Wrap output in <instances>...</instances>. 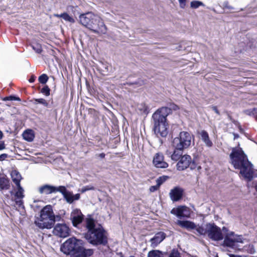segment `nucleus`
<instances>
[{
	"instance_id": "29",
	"label": "nucleus",
	"mask_w": 257,
	"mask_h": 257,
	"mask_svg": "<svg viewBox=\"0 0 257 257\" xmlns=\"http://www.w3.org/2000/svg\"><path fill=\"white\" fill-rule=\"evenodd\" d=\"M148 257H164L163 253L159 250H153L148 253Z\"/></svg>"
},
{
	"instance_id": "4",
	"label": "nucleus",
	"mask_w": 257,
	"mask_h": 257,
	"mask_svg": "<svg viewBox=\"0 0 257 257\" xmlns=\"http://www.w3.org/2000/svg\"><path fill=\"white\" fill-rule=\"evenodd\" d=\"M171 113V109L167 107L158 109L152 115L154 131L157 136L166 137L168 133V124L166 117Z\"/></svg>"
},
{
	"instance_id": "11",
	"label": "nucleus",
	"mask_w": 257,
	"mask_h": 257,
	"mask_svg": "<svg viewBox=\"0 0 257 257\" xmlns=\"http://www.w3.org/2000/svg\"><path fill=\"white\" fill-rule=\"evenodd\" d=\"M59 192L62 193L66 202L69 204L72 203L74 201L78 200L80 198L79 194L74 195L72 192L68 191L63 186H60Z\"/></svg>"
},
{
	"instance_id": "9",
	"label": "nucleus",
	"mask_w": 257,
	"mask_h": 257,
	"mask_svg": "<svg viewBox=\"0 0 257 257\" xmlns=\"http://www.w3.org/2000/svg\"><path fill=\"white\" fill-rule=\"evenodd\" d=\"M243 240L240 236L235 234L233 232L228 233L224 238V244L230 247H236L237 243H243Z\"/></svg>"
},
{
	"instance_id": "50",
	"label": "nucleus",
	"mask_w": 257,
	"mask_h": 257,
	"mask_svg": "<svg viewBox=\"0 0 257 257\" xmlns=\"http://www.w3.org/2000/svg\"><path fill=\"white\" fill-rule=\"evenodd\" d=\"M230 257H241V256H238V255H233V254H230Z\"/></svg>"
},
{
	"instance_id": "2",
	"label": "nucleus",
	"mask_w": 257,
	"mask_h": 257,
	"mask_svg": "<svg viewBox=\"0 0 257 257\" xmlns=\"http://www.w3.org/2000/svg\"><path fill=\"white\" fill-rule=\"evenodd\" d=\"M86 227L87 229L85 238L91 244L105 245L107 242V233L101 225L96 226L95 221L89 215L85 218Z\"/></svg>"
},
{
	"instance_id": "20",
	"label": "nucleus",
	"mask_w": 257,
	"mask_h": 257,
	"mask_svg": "<svg viewBox=\"0 0 257 257\" xmlns=\"http://www.w3.org/2000/svg\"><path fill=\"white\" fill-rule=\"evenodd\" d=\"M183 190L179 187H175L171 190L169 193L171 200L173 201H177L180 200L183 195Z\"/></svg>"
},
{
	"instance_id": "30",
	"label": "nucleus",
	"mask_w": 257,
	"mask_h": 257,
	"mask_svg": "<svg viewBox=\"0 0 257 257\" xmlns=\"http://www.w3.org/2000/svg\"><path fill=\"white\" fill-rule=\"evenodd\" d=\"M203 3L198 1H194L191 2L190 6L192 8L197 9L200 6H204Z\"/></svg>"
},
{
	"instance_id": "16",
	"label": "nucleus",
	"mask_w": 257,
	"mask_h": 257,
	"mask_svg": "<svg viewBox=\"0 0 257 257\" xmlns=\"http://www.w3.org/2000/svg\"><path fill=\"white\" fill-rule=\"evenodd\" d=\"M166 237V234L163 232H159L155 234L154 236L150 240L151 246L155 248Z\"/></svg>"
},
{
	"instance_id": "14",
	"label": "nucleus",
	"mask_w": 257,
	"mask_h": 257,
	"mask_svg": "<svg viewBox=\"0 0 257 257\" xmlns=\"http://www.w3.org/2000/svg\"><path fill=\"white\" fill-rule=\"evenodd\" d=\"M191 162V158L189 155H185L182 156L177 164V170L182 171L186 169L189 167Z\"/></svg>"
},
{
	"instance_id": "7",
	"label": "nucleus",
	"mask_w": 257,
	"mask_h": 257,
	"mask_svg": "<svg viewBox=\"0 0 257 257\" xmlns=\"http://www.w3.org/2000/svg\"><path fill=\"white\" fill-rule=\"evenodd\" d=\"M81 245H84V242L80 239L72 237L64 242L61 246V250L66 254H69L76 250Z\"/></svg>"
},
{
	"instance_id": "42",
	"label": "nucleus",
	"mask_w": 257,
	"mask_h": 257,
	"mask_svg": "<svg viewBox=\"0 0 257 257\" xmlns=\"http://www.w3.org/2000/svg\"><path fill=\"white\" fill-rule=\"evenodd\" d=\"M180 6L181 8H184L186 6V0H178Z\"/></svg>"
},
{
	"instance_id": "5",
	"label": "nucleus",
	"mask_w": 257,
	"mask_h": 257,
	"mask_svg": "<svg viewBox=\"0 0 257 257\" xmlns=\"http://www.w3.org/2000/svg\"><path fill=\"white\" fill-rule=\"evenodd\" d=\"M60 219L59 215L55 216L52 206L47 205L41 210L40 217L35 221V223L40 229H50L55 221Z\"/></svg>"
},
{
	"instance_id": "37",
	"label": "nucleus",
	"mask_w": 257,
	"mask_h": 257,
	"mask_svg": "<svg viewBox=\"0 0 257 257\" xmlns=\"http://www.w3.org/2000/svg\"><path fill=\"white\" fill-rule=\"evenodd\" d=\"M189 167L191 170H194L196 169L199 170L201 169V167L200 166H198L194 161H191Z\"/></svg>"
},
{
	"instance_id": "28",
	"label": "nucleus",
	"mask_w": 257,
	"mask_h": 257,
	"mask_svg": "<svg viewBox=\"0 0 257 257\" xmlns=\"http://www.w3.org/2000/svg\"><path fill=\"white\" fill-rule=\"evenodd\" d=\"M54 16L57 18H62L65 21L69 22L71 23H74L75 22V20L66 13H64L60 15L55 14L54 15Z\"/></svg>"
},
{
	"instance_id": "41",
	"label": "nucleus",
	"mask_w": 257,
	"mask_h": 257,
	"mask_svg": "<svg viewBox=\"0 0 257 257\" xmlns=\"http://www.w3.org/2000/svg\"><path fill=\"white\" fill-rule=\"evenodd\" d=\"M94 190V188L93 186H85L82 189V192H84L86 191Z\"/></svg>"
},
{
	"instance_id": "33",
	"label": "nucleus",
	"mask_w": 257,
	"mask_h": 257,
	"mask_svg": "<svg viewBox=\"0 0 257 257\" xmlns=\"http://www.w3.org/2000/svg\"><path fill=\"white\" fill-rule=\"evenodd\" d=\"M3 133L0 131V151L3 150L6 148L5 142L2 140Z\"/></svg>"
},
{
	"instance_id": "3",
	"label": "nucleus",
	"mask_w": 257,
	"mask_h": 257,
	"mask_svg": "<svg viewBox=\"0 0 257 257\" xmlns=\"http://www.w3.org/2000/svg\"><path fill=\"white\" fill-rule=\"evenodd\" d=\"M78 21L95 34L101 35L106 33L107 29L102 19L91 12L80 14Z\"/></svg>"
},
{
	"instance_id": "54",
	"label": "nucleus",
	"mask_w": 257,
	"mask_h": 257,
	"mask_svg": "<svg viewBox=\"0 0 257 257\" xmlns=\"http://www.w3.org/2000/svg\"><path fill=\"white\" fill-rule=\"evenodd\" d=\"M130 257H135V256H130Z\"/></svg>"
},
{
	"instance_id": "38",
	"label": "nucleus",
	"mask_w": 257,
	"mask_h": 257,
	"mask_svg": "<svg viewBox=\"0 0 257 257\" xmlns=\"http://www.w3.org/2000/svg\"><path fill=\"white\" fill-rule=\"evenodd\" d=\"M3 100L6 101V100H18L20 101L21 99L18 97H16L14 96H10L8 97H6L3 99Z\"/></svg>"
},
{
	"instance_id": "43",
	"label": "nucleus",
	"mask_w": 257,
	"mask_h": 257,
	"mask_svg": "<svg viewBox=\"0 0 257 257\" xmlns=\"http://www.w3.org/2000/svg\"><path fill=\"white\" fill-rule=\"evenodd\" d=\"M159 187L158 185H156L155 186H152L150 188V191L152 192H154L156 190H157L159 189Z\"/></svg>"
},
{
	"instance_id": "53",
	"label": "nucleus",
	"mask_w": 257,
	"mask_h": 257,
	"mask_svg": "<svg viewBox=\"0 0 257 257\" xmlns=\"http://www.w3.org/2000/svg\"><path fill=\"white\" fill-rule=\"evenodd\" d=\"M255 190L257 191V184L255 186Z\"/></svg>"
},
{
	"instance_id": "18",
	"label": "nucleus",
	"mask_w": 257,
	"mask_h": 257,
	"mask_svg": "<svg viewBox=\"0 0 257 257\" xmlns=\"http://www.w3.org/2000/svg\"><path fill=\"white\" fill-rule=\"evenodd\" d=\"M60 186L57 187L50 185H45L39 188V192L41 194H49L56 192H59Z\"/></svg>"
},
{
	"instance_id": "10",
	"label": "nucleus",
	"mask_w": 257,
	"mask_h": 257,
	"mask_svg": "<svg viewBox=\"0 0 257 257\" xmlns=\"http://www.w3.org/2000/svg\"><path fill=\"white\" fill-rule=\"evenodd\" d=\"M53 232L55 235L65 238L69 235L70 229L66 224L58 223L54 227Z\"/></svg>"
},
{
	"instance_id": "40",
	"label": "nucleus",
	"mask_w": 257,
	"mask_h": 257,
	"mask_svg": "<svg viewBox=\"0 0 257 257\" xmlns=\"http://www.w3.org/2000/svg\"><path fill=\"white\" fill-rule=\"evenodd\" d=\"M169 257H180V253L176 250H173Z\"/></svg>"
},
{
	"instance_id": "23",
	"label": "nucleus",
	"mask_w": 257,
	"mask_h": 257,
	"mask_svg": "<svg viewBox=\"0 0 257 257\" xmlns=\"http://www.w3.org/2000/svg\"><path fill=\"white\" fill-rule=\"evenodd\" d=\"M11 177L13 181L16 186L20 185V181L22 179V177L19 172L16 170L12 171L11 173Z\"/></svg>"
},
{
	"instance_id": "36",
	"label": "nucleus",
	"mask_w": 257,
	"mask_h": 257,
	"mask_svg": "<svg viewBox=\"0 0 257 257\" xmlns=\"http://www.w3.org/2000/svg\"><path fill=\"white\" fill-rule=\"evenodd\" d=\"M50 90L49 87L46 85L41 89V92L46 96H49L50 95Z\"/></svg>"
},
{
	"instance_id": "17",
	"label": "nucleus",
	"mask_w": 257,
	"mask_h": 257,
	"mask_svg": "<svg viewBox=\"0 0 257 257\" xmlns=\"http://www.w3.org/2000/svg\"><path fill=\"white\" fill-rule=\"evenodd\" d=\"M171 212L180 218L188 217L190 215L189 208L185 206H180L175 210L173 209Z\"/></svg>"
},
{
	"instance_id": "34",
	"label": "nucleus",
	"mask_w": 257,
	"mask_h": 257,
	"mask_svg": "<svg viewBox=\"0 0 257 257\" xmlns=\"http://www.w3.org/2000/svg\"><path fill=\"white\" fill-rule=\"evenodd\" d=\"M35 101L36 103H41L46 107L48 105V102L43 98L35 99Z\"/></svg>"
},
{
	"instance_id": "52",
	"label": "nucleus",
	"mask_w": 257,
	"mask_h": 257,
	"mask_svg": "<svg viewBox=\"0 0 257 257\" xmlns=\"http://www.w3.org/2000/svg\"><path fill=\"white\" fill-rule=\"evenodd\" d=\"M238 137V136L237 135H234V139Z\"/></svg>"
},
{
	"instance_id": "26",
	"label": "nucleus",
	"mask_w": 257,
	"mask_h": 257,
	"mask_svg": "<svg viewBox=\"0 0 257 257\" xmlns=\"http://www.w3.org/2000/svg\"><path fill=\"white\" fill-rule=\"evenodd\" d=\"M209 226V223L204 225V226L196 225V228H195L196 231L199 235L207 234L208 229L207 228Z\"/></svg>"
},
{
	"instance_id": "44",
	"label": "nucleus",
	"mask_w": 257,
	"mask_h": 257,
	"mask_svg": "<svg viewBox=\"0 0 257 257\" xmlns=\"http://www.w3.org/2000/svg\"><path fill=\"white\" fill-rule=\"evenodd\" d=\"M8 157L7 154H3L0 155V161H3Z\"/></svg>"
},
{
	"instance_id": "47",
	"label": "nucleus",
	"mask_w": 257,
	"mask_h": 257,
	"mask_svg": "<svg viewBox=\"0 0 257 257\" xmlns=\"http://www.w3.org/2000/svg\"><path fill=\"white\" fill-rule=\"evenodd\" d=\"M212 108H213V110L217 114H219V111L218 110H217L216 107L215 106H213L212 107Z\"/></svg>"
},
{
	"instance_id": "22",
	"label": "nucleus",
	"mask_w": 257,
	"mask_h": 257,
	"mask_svg": "<svg viewBox=\"0 0 257 257\" xmlns=\"http://www.w3.org/2000/svg\"><path fill=\"white\" fill-rule=\"evenodd\" d=\"M177 224L182 227L185 228L188 230H191L196 228V225L190 221L178 220Z\"/></svg>"
},
{
	"instance_id": "15",
	"label": "nucleus",
	"mask_w": 257,
	"mask_h": 257,
	"mask_svg": "<svg viewBox=\"0 0 257 257\" xmlns=\"http://www.w3.org/2000/svg\"><path fill=\"white\" fill-rule=\"evenodd\" d=\"M84 245H81L73 253L71 257H89L93 253L92 249H85L83 247Z\"/></svg>"
},
{
	"instance_id": "32",
	"label": "nucleus",
	"mask_w": 257,
	"mask_h": 257,
	"mask_svg": "<svg viewBox=\"0 0 257 257\" xmlns=\"http://www.w3.org/2000/svg\"><path fill=\"white\" fill-rule=\"evenodd\" d=\"M32 48L36 53L38 54L41 53L42 51V47L39 44H34L32 45Z\"/></svg>"
},
{
	"instance_id": "49",
	"label": "nucleus",
	"mask_w": 257,
	"mask_h": 257,
	"mask_svg": "<svg viewBox=\"0 0 257 257\" xmlns=\"http://www.w3.org/2000/svg\"><path fill=\"white\" fill-rule=\"evenodd\" d=\"M99 157L101 158H103L105 157V154L104 153H101L99 155Z\"/></svg>"
},
{
	"instance_id": "25",
	"label": "nucleus",
	"mask_w": 257,
	"mask_h": 257,
	"mask_svg": "<svg viewBox=\"0 0 257 257\" xmlns=\"http://www.w3.org/2000/svg\"><path fill=\"white\" fill-rule=\"evenodd\" d=\"M183 150L174 149L173 153L171 156V159L174 161L179 160L181 157L183 156Z\"/></svg>"
},
{
	"instance_id": "45",
	"label": "nucleus",
	"mask_w": 257,
	"mask_h": 257,
	"mask_svg": "<svg viewBox=\"0 0 257 257\" xmlns=\"http://www.w3.org/2000/svg\"><path fill=\"white\" fill-rule=\"evenodd\" d=\"M35 77L34 76H32L30 79H29V82L31 83L34 82L35 80Z\"/></svg>"
},
{
	"instance_id": "6",
	"label": "nucleus",
	"mask_w": 257,
	"mask_h": 257,
	"mask_svg": "<svg viewBox=\"0 0 257 257\" xmlns=\"http://www.w3.org/2000/svg\"><path fill=\"white\" fill-rule=\"evenodd\" d=\"M192 136L187 132H181L178 137L174 139L172 145L174 149L184 150L188 148L191 143Z\"/></svg>"
},
{
	"instance_id": "13",
	"label": "nucleus",
	"mask_w": 257,
	"mask_h": 257,
	"mask_svg": "<svg viewBox=\"0 0 257 257\" xmlns=\"http://www.w3.org/2000/svg\"><path fill=\"white\" fill-rule=\"evenodd\" d=\"M153 164L158 168H166L168 164L164 161V157L162 153H156L153 158Z\"/></svg>"
},
{
	"instance_id": "27",
	"label": "nucleus",
	"mask_w": 257,
	"mask_h": 257,
	"mask_svg": "<svg viewBox=\"0 0 257 257\" xmlns=\"http://www.w3.org/2000/svg\"><path fill=\"white\" fill-rule=\"evenodd\" d=\"M34 133L32 130H27L23 134L24 139L28 142H32L34 140Z\"/></svg>"
},
{
	"instance_id": "48",
	"label": "nucleus",
	"mask_w": 257,
	"mask_h": 257,
	"mask_svg": "<svg viewBox=\"0 0 257 257\" xmlns=\"http://www.w3.org/2000/svg\"><path fill=\"white\" fill-rule=\"evenodd\" d=\"M252 112L253 114L257 113V108H253Z\"/></svg>"
},
{
	"instance_id": "19",
	"label": "nucleus",
	"mask_w": 257,
	"mask_h": 257,
	"mask_svg": "<svg viewBox=\"0 0 257 257\" xmlns=\"http://www.w3.org/2000/svg\"><path fill=\"white\" fill-rule=\"evenodd\" d=\"M198 134L199 138L205 144V146L208 148H211L213 146V143L210 140L208 133L205 130L198 131Z\"/></svg>"
},
{
	"instance_id": "12",
	"label": "nucleus",
	"mask_w": 257,
	"mask_h": 257,
	"mask_svg": "<svg viewBox=\"0 0 257 257\" xmlns=\"http://www.w3.org/2000/svg\"><path fill=\"white\" fill-rule=\"evenodd\" d=\"M70 219L72 221L73 225L74 227H76L82 222L84 219V215L80 210L74 209L70 214Z\"/></svg>"
},
{
	"instance_id": "24",
	"label": "nucleus",
	"mask_w": 257,
	"mask_h": 257,
	"mask_svg": "<svg viewBox=\"0 0 257 257\" xmlns=\"http://www.w3.org/2000/svg\"><path fill=\"white\" fill-rule=\"evenodd\" d=\"M9 187V180L5 177H0V190H8Z\"/></svg>"
},
{
	"instance_id": "51",
	"label": "nucleus",
	"mask_w": 257,
	"mask_h": 257,
	"mask_svg": "<svg viewBox=\"0 0 257 257\" xmlns=\"http://www.w3.org/2000/svg\"><path fill=\"white\" fill-rule=\"evenodd\" d=\"M144 112H145L147 111V108L145 106H144Z\"/></svg>"
},
{
	"instance_id": "21",
	"label": "nucleus",
	"mask_w": 257,
	"mask_h": 257,
	"mask_svg": "<svg viewBox=\"0 0 257 257\" xmlns=\"http://www.w3.org/2000/svg\"><path fill=\"white\" fill-rule=\"evenodd\" d=\"M18 191L15 194V202L17 205L19 207L23 206V201L22 199L24 197V189L21 186V185L17 186Z\"/></svg>"
},
{
	"instance_id": "39",
	"label": "nucleus",
	"mask_w": 257,
	"mask_h": 257,
	"mask_svg": "<svg viewBox=\"0 0 257 257\" xmlns=\"http://www.w3.org/2000/svg\"><path fill=\"white\" fill-rule=\"evenodd\" d=\"M165 178L163 177H159L156 180V183L157 185L160 187V186L165 181Z\"/></svg>"
},
{
	"instance_id": "31",
	"label": "nucleus",
	"mask_w": 257,
	"mask_h": 257,
	"mask_svg": "<svg viewBox=\"0 0 257 257\" xmlns=\"http://www.w3.org/2000/svg\"><path fill=\"white\" fill-rule=\"evenodd\" d=\"M48 78L46 74H43L39 77L38 80L41 83L45 84L47 82Z\"/></svg>"
},
{
	"instance_id": "46",
	"label": "nucleus",
	"mask_w": 257,
	"mask_h": 257,
	"mask_svg": "<svg viewBox=\"0 0 257 257\" xmlns=\"http://www.w3.org/2000/svg\"><path fill=\"white\" fill-rule=\"evenodd\" d=\"M170 109L171 110V109H173L174 110H177V109H178V106L176 105L173 104L172 108H170Z\"/></svg>"
},
{
	"instance_id": "1",
	"label": "nucleus",
	"mask_w": 257,
	"mask_h": 257,
	"mask_svg": "<svg viewBox=\"0 0 257 257\" xmlns=\"http://www.w3.org/2000/svg\"><path fill=\"white\" fill-rule=\"evenodd\" d=\"M229 157L234 167L240 169V174L245 179L250 181L253 177L252 165L248 161L242 149L239 147L233 148Z\"/></svg>"
},
{
	"instance_id": "8",
	"label": "nucleus",
	"mask_w": 257,
	"mask_h": 257,
	"mask_svg": "<svg viewBox=\"0 0 257 257\" xmlns=\"http://www.w3.org/2000/svg\"><path fill=\"white\" fill-rule=\"evenodd\" d=\"M207 229H208L207 235L210 239L218 241L223 238V235L220 228L214 223H209V226Z\"/></svg>"
},
{
	"instance_id": "35",
	"label": "nucleus",
	"mask_w": 257,
	"mask_h": 257,
	"mask_svg": "<svg viewBox=\"0 0 257 257\" xmlns=\"http://www.w3.org/2000/svg\"><path fill=\"white\" fill-rule=\"evenodd\" d=\"M222 5H223V8L225 9H226V10H228L229 11L233 10L234 9L233 7H232L231 6H230L229 5L228 2H227V1L224 2Z\"/></svg>"
}]
</instances>
